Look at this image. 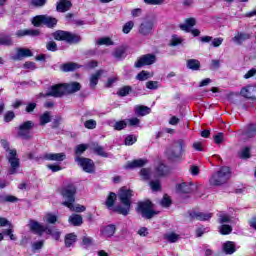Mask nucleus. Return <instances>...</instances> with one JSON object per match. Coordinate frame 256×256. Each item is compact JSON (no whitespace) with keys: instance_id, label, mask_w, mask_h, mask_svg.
<instances>
[{"instance_id":"393cba45","label":"nucleus","mask_w":256,"mask_h":256,"mask_svg":"<svg viewBox=\"0 0 256 256\" xmlns=\"http://www.w3.org/2000/svg\"><path fill=\"white\" fill-rule=\"evenodd\" d=\"M134 111L138 117H145V115H149V113H151V108L144 105H137L134 107Z\"/></svg>"},{"instance_id":"dca6fc26","label":"nucleus","mask_w":256,"mask_h":256,"mask_svg":"<svg viewBox=\"0 0 256 256\" xmlns=\"http://www.w3.org/2000/svg\"><path fill=\"white\" fill-rule=\"evenodd\" d=\"M176 191L177 193L180 194H189V193H193L194 188H193V183L189 182H182L180 184L176 185Z\"/></svg>"},{"instance_id":"864d4df0","label":"nucleus","mask_w":256,"mask_h":256,"mask_svg":"<svg viewBox=\"0 0 256 256\" xmlns=\"http://www.w3.org/2000/svg\"><path fill=\"white\" fill-rule=\"evenodd\" d=\"M181 43H183V39H181V37L177 36V35H173L170 45L172 47H177V45H181Z\"/></svg>"},{"instance_id":"c9c22d12","label":"nucleus","mask_w":256,"mask_h":256,"mask_svg":"<svg viewBox=\"0 0 256 256\" xmlns=\"http://www.w3.org/2000/svg\"><path fill=\"white\" fill-rule=\"evenodd\" d=\"M218 231L221 235H230L233 232V228L230 225L222 224L218 227Z\"/></svg>"},{"instance_id":"052dcab7","label":"nucleus","mask_w":256,"mask_h":256,"mask_svg":"<svg viewBox=\"0 0 256 256\" xmlns=\"http://www.w3.org/2000/svg\"><path fill=\"white\" fill-rule=\"evenodd\" d=\"M43 245H45V241H43V240L34 242L32 244V249H33V251H39V249H43Z\"/></svg>"},{"instance_id":"0e129e2a","label":"nucleus","mask_w":256,"mask_h":256,"mask_svg":"<svg viewBox=\"0 0 256 256\" xmlns=\"http://www.w3.org/2000/svg\"><path fill=\"white\" fill-rule=\"evenodd\" d=\"M221 45H223V38L212 39V42H211L212 47H221Z\"/></svg>"},{"instance_id":"7ed1b4c3","label":"nucleus","mask_w":256,"mask_h":256,"mask_svg":"<svg viewBox=\"0 0 256 256\" xmlns=\"http://www.w3.org/2000/svg\"><path fill=\"white\" fill-rule=\"evenodd\" d=\"M131 197H133V190L122 187L119 190L118 199L124 206H117L115 212L127 217V214L131 211Z\"/></svg>"},{"instance_id":"9b49d317","label":"nucleus","mask_w":256,"mask_h":256,"mask_svg":"<svg viewBox=\"0 0 256 256\" xmlns=\"http://www.w3.org/2000/svg\"><path fill=\"white\" fill-rule=\"evenodd\" d=\"M35 127V123L33 121H26L19 125L18 127V135L22 139H31V129Z\"/></svg>"},{"instance_id":"de8ad7c7","label":"nucleus","mask_w":256,"mask_h":256,"mask_svg":"<svg viewBox=\"0 0 256 256\" xmlns=\"http://www.w3.org/2000/svg\"><path fill=\"white\" fill-rule=\"evenodd\" d=\"M240 159H249L251 157V149L249 147L243 148L239 153Z\"/></svg>"},{"instance_id":"13d9d810","label":"nucleus","mask_w":256,"mask_h":256,"mask_svg":"<svg viewBox=\"0 0 256 256\" xmlns=\"http://www.w3.org/2000/svg\"><path fill=\"white\" fill-rule=\"evenodd\" d=\"M46 49L47 51H52L53 53H55V51H57V43H55L54 41H49L48 43H46Z\"/></svg>"},{"instance_id":"20e7f679","label":"nucleus","mask_w":256,"mask_h":256,"mask_svg":"<svg viewBox=\"0 0 256 256\" xmlns=\"http://www.w3.org/2000/svg\"><path fill=\"white\" fill-rule=\"evenodd\" d=\"M1 145L5 149V151L8 153L7 159L8 163L10 164V169L8 170L9 175H15L17 174V169H19L21 163L19 162V157L17 156V150L10 149L9 143L7 140H1Z\"/></svg>"},{"instance_id":"49530a36","label":"nucleus","mask_w":256,"mask_h":256,"mask_svg":"<svg viewBox=\"0 0 256 256\" xmlns=\"http://www.w3.org/2000/svg\"><path fill=\"white\" fill-rule=\"evenodd\" d=\"M131 91H132L131 86H124L119 89V91L117 92V95H119V97H127V95L131 93Z\"/></svg>"},{"instance_id":"72a5a7b5","label":"nucleus","mask_w":256,"mask_h":256,"mask_svg":"<svg viewBox=\"0 0 256 256\" xmlns=\"http://www.w3.org/2000/svg\"><path fill=\"white\" fill-rule=\"evenodd\" d=\"M115 231H117L115 225L110 224L103 229L102 235H104L107 238H110L113 237V235H115Z\"/></svg>"},{"instance_id":"e433bc0d","label":"nucleus","mask_w":256,"mask_h":256,"mask_svg":"<svg viewBox=\"0 0 256 256\" xmlns=\"http://www.w3.org/2000/svg\"><path fill=\"white\" fill-rule=\"evenodd\" d=\"M231 221H233V218L229 216V214L222 213L218 216V223H220V225H225V223H231Z\"/></svg>"},{"instance_id":"473e14b6","label":"nucleus","mask_w":256,"mask_h":256,"mask_svg":"<svg viewBox=\"0 0 256 256\" xmlns=\"http://www.w3.org/2000/svg\"><path fill=\"white\" fill-rule=\"evenodd\" d=\"M187 67L191 69V71H199V69H201V62L197 59H189L187 60Z\"/></svg>"},{"instance_id":"423d86ee","label":"nucleus","mask_w":256,"mask_h":256,"mask_svg":"<svg viewBox=\"0 0 256 256\" xmlns=\"http://www.w3.org/2000/svg\"><path fill=\"white\" fill-rule=\"evenodd\" d=\"M155 27V15H146L142 23L138 27V33L143 37L153 35V28Z\"/></svg>"},{"instance_id":"f3484780","label":"nucleus","mask_w":256,"mask_h":256,"mask_svg":"<svg viewBox=\"0 0 256 256\" xmlns=\"http://www.w3.org/2000/svg\"><path fill=\"white\" fill-rule=\"evenodd\" d=\"M29 227L31 231H34V233H37L38 235H43L47 231V226H43L41 223L30 220Z\"/></svg>"},{"instance_id":"3c124183","label":"nucleus","mask_w":256,"mask_h":256,"mask_svg":"<svg viewBox=\"0 0 256 256\" xmlns=\"http://www.w3.org/2000/svg\"><path fill=\"white\" fill-rule=\"evenodd\" d=\"M140 177H142L144 181H149V179H151V170L147 168H143L140 171Z\"/></svg>"},{"instance_id":"cd10ccee","label":"nucleus","mask_w":256,"mask_h":256,"mask_svg":"<svg viewBox=\"0 0 256 256\" xmlns=\"http://www.w3.org/2000/svg\"><path fill=\"white\" fill-rule=\"evenodd\" d=\"M250 35L247 33H237L233 38L232 41L236 43V45H241L244 41H247V39H250Z\"/></svg>"},{"instance_id":"e2e57ef3","label":"nucleus","mask_w":256,"mask_h":256,"mask_svg":"<svg viewBox=\"0 0 256 256\" xmlns=\"http://www.w3.org/2000/svg\"><path fill=\"white\" fill-rule=\"evenodd\" d=\"M4 235H7L11 241H17V236L13 234V228H9L4 231Z\"/></svg>"},{"instance_id":"b1692460","label":"nucleus","mask_w":256,"mask_h":256,"mask_svg":"<svg viewBox=\"0 0 256 256\" xmlns=\"http://www.w3.org/2000/svg\"><path fill=\"white\" fill-rule=\"evenodd\" d=\"M103 73V70H98L90 76V89H95V87H97V83H99V79H101Z\"/></svg>"},{"instance_id":"09e8293b","label":"nucleus","mask_w":256,"mask_h":256,"mask_svg":"<svg viewBox=\"0 0 256 256\" xmlns=\"http://www.w3.org/2000/svg\"><path fill=\"white\" fill-rule=\"evenodd\" d=\"M133 27H135V23L133 21H128L124 24L122 31L125 33V35H127L131 33Z\"/></svg>"},{"instance_id":"9d476101","label":"nucleus","mask_w":256,"mask_h":256,"mask_svg":"<svg viewBox=\"0 0 256 256\" xmlns=\"http://www.w3.org/2000/svg\"><path fill=\"white\" fill-rule=\"evenodd\" d=\"M32 25H34V27L46 25V27L53 28L55 25H57V20L50 16L39 15L32 19Z\"/></svg>"},{"instance_id":"ddd939ff","label":"nucleus","mask_w":256,"mask_h":256,"mask_svg":"<svg viewBox=\"0 0 256 256\" xmlns=\"http://www.w3.org/2000/svg\"><path fill=\"white\" fill-rule=\"evenodd\" d=\"M156 60H157V58L155 57V55L146 54V55H143L142 57H140L136 61L135 67L137 69H140V67H145V65H153V63H155Z\"/></svg>"},{"instance_id":"f704fd0d","label":"nucleus","mask_w":256,"mask_h":256,"mask_svg":"<svg viewBox=\"0 0 256 256\" xmlns=\"http://www.w3.org/2000/svg\"><path fill=\"white\" fill-rule=\"evenodd\" d=\"M0 45H4V47L13 46V38L9 35L0 34Z\"/></svg>"},{"instance_id":"c03bdc74","label":"nucleus","mask_w":256,"mask_h":256,"mask_svg":"<svg viewBox=\"0 0 256 256\" xmlns=\"http://www.w3.org/2000/svg\"><path fill=\"white\" fill-rule=\"evenodd\" d=\"M75 241H77V236L75 234H68L65 238L66 247H71Z\"/></svg>"},{"instance_id":"2f4dec72","label":"nucleus","mask_w":256,"mask_h":256,"mask_svg":"<svg viewBox=\"0 0 256 256\" xmlns=\"http://www.w3.org/2000/svg\"><path fill=\"white\" fill-rule=\"evenodd\" d=\"M76 69H79V64L75 62H68L61 66V70L64 71V73H69V71H75Z\"/></svg>"},{"instance_id":"7c9ffc66","label":"nucleus","mask_w":256,"mask_h":256,"mask_svg":"<svg viewBox=\"0 0 256 256\" xmlns=\"http://www.w3.org/2000/svg\"><path fill=\"white\" fill-rule=\"evenodd\" d=\"M165 241H168V243H177L179 239H181V236L175 232H168L164 234Z\"/></svg>"},{"instance_id":"774afa93","label":"nucleus","mask_w":256,"mask_h":256,"mask_svg":"<svg viewBox=\"0 0 256 256\" xmlns=\"http://www.w3.org/2000/svg\"><path fill=\"white\" fill-rule=\"evenodd\" d=\"M256 134L255 125H250L249 130L247 131V137H253Z\"/></svg>"},{"instance_id":"4468645a","label":"nucleus","mask_w":256,"mask_h":256,"mask_svg":"<svg viewBox=\"0 0 256 256\" xmlns=\"http://www.w3.org/2000/svg\"><path fill=\"white\" fill-rule=\"evenodd\" d=\"M43 159H45V161H56L57 163H61L67 159V155L63 152H61V153H45L43 155Z\"/></svg>"},{"instance_id":"0eeeda50","label":"nucleus","mask_w":256,"mask_h":256,"mask_svg":"<svg viewBox=\"0 0 256 256\" xmlns=\"http://www.w3.org/2000/svg\"><path fill=\"white\" fill-rule=\"evenodd\" d=\"M185 147V141L182 139L176 140L166 150V155L169 159H179L183 155V149Z\"/></svg>"},{"instance_id":"5701e85b","label":"nucleus","mask_w":256,"mask_h":256,"mask_svg":"<svg viewBox=\"0 0 256 256\" xmlns=\"http://www.w3.org/2000/svg\"><path fill=\"white\" fill-rule=\"evenodd\" d=\"M222 249L226 255H233V253H235V251H237L235 242H233V241H226L222 245Z\"/></svg>"},{"instance_id":"39448f33","label":"nucleus","mask_w":256,"mask_h":256,"mask_svg":"<svg viewBox=\"0 0 256 256\" xmlns=\"http://www.w3.org/2000/svg\"><path fill=\"white\" fill-rule=\"evenodd\" d=\"M231 178V169L229 167L224 166L220 168L218 172L212 175L210 178V185H214L215 187H219V185H225L227 181Z\"/></svg>"},{"instance_id":"338daca9","label":"nucleus","mask_w":256,"mask_h":256,"mask_svg":"<svg viewBox=\"0 0 256 256\" xmlns=\"http://www.w3.org/2000/svg\"><path fill=\"white\" fill-rule=\"evenodd\" d=\"M47 168L50 169V171H52V173H57L59 171H61V166L57 165V164H50L47 165Z\"/></svg>"},{"instance_id":"79ce46f5","label":"nucleus","mask_w":256,"mask_h":256,"mask_svg":"<svg viewBox=\"0 0 256 256\" xmlns=\"http://www.w3.org/2000/svg\"><path fill=\"white\" fill-rule=\"evenodd\" d=\"M151 77H153V75H151V73L142 70L137 76L136 79L138 81H147V79H151Z\"/></svg>"},{"instance_id":"4be33fe9","label":"nucleus","mask_w":256,"mask_h":256,"mask_svg":"<svg viewBox=\"0 0 256 256\" xmlns=\"http://www.w3.org/2000/svg\"><path fill=\"white\" fill-rule=\"evenodd\" d=\"M73 4H71V1L69 0H60L57 3L56 9L59 11V13H66V11H69L71 9Z\"/></svg>"},{"instance_id":"4d7b16f0","label":"nucleus","mask_w":256,"mask_h":256,"mask_svg":"<svg viewBox=\"0 0 256 256\" xmlns=\"http://www.w3.org/2000/svg\"><path fill=\"white\" fill-rule=\"evenodd\" d=\"M149 185L152 191H161V182H159V180L151 181Z\"/></svg>"},{"instance_id":"a878e982","label":"nucleus","mask_w":256,"mask_h":256,"mask_svg":"<svg viewBox=\"0 0 256 256\" xmlns=\"http://www.w3.org/2000/svg\"><path fill=\"white\" fill-rule=\"evenodd\" d=\"M147 159H136L126 164V169H135L137 167H145Z\"/></svg>"},{"instance_id":"a19ab883","label":"nucleus","mask_w":256,"mask_h":256,"mask_svg":"<svg viewBox=\"0 0 256 256\" xmlns=\"http://www.w3.org/2000/svg\"><path fill=\"white\" fill-rule=\"evenodd\" d=\"M117 199V194L111 192L106 200V207L111 208L113 205H115V201Z\"/></svg>"},{"instance_id":"f8f14e48","label":"nucleus","mask_w":256,"mask_h":256,"mask_svg":"<svg viewBox=\"0 0 256 256\" xmlns=\"http://www.w3.org/2000/svg\"><path fill=\"white\" fill-rule=\"evenodd\" d=\"M76 163L85 171V173H95V163L89 158L76 157Z\"/></svg>"},{"instance_id":"603ef678","label":"nucleus","mask_w":256,"mask_h":256,"mask_svg":"<svg viewBox=\"0 0 256 256\" xmlns=\"http://www.w3.org/2000/svg\"><path fill=\"white\" fill-rule=\"evenodd\" d=\"M146 89H150V91H155V90L159 89V81L146 82Z\"/></svg>"},{"instance_id":"c85d7f7f","label":"nucleus","mask_w":256,"mask_h":256,"mask_svg":"<svg viewBox=\"0 0 256 256\" xmlns=\"http://www.w3.org/2000/svg\"><path fill=\"white\" fill-rule=\"evenodd\" d=\"M213 217L212 213H205V212H197L194 213L192 216L193 219H196V221H209Z\"/></svg>"},{"instance_id":"4c0bfd02","label":"nucleus","mask_w":256,"mask_h":256,"mask_svg":"<svg viewBox=\"0 0 256 256\" xmlns=\"http://www.w3.org/2000/svg\"><path fill=\"white\" fill-rule=\"evenodd\" d=\"M127 127V120L116 121L113 125L114 131H123Z\"/></svg>"},{"instance_id":"a211bd4d","label":"nucleus","mask_w":256,"mask_h":256,"mask_svg":"<svg viewBox=\"0 0 256 256\" xmlns=\"http://www.w3.org/2000/svg\"><path fill=\"white\" fill-rule=\"evenodd\" d=\"M25 57H33V52L28 48H18L15 56L12 57L14 61H21Z\"/></svg>"},{"instance_id":"6e6552de","label":"nucleus","mask_w":256,"mask_h":256,"mask_svg":"<svg viewBox=\"0 0 256 256\" xmlns=\"http://www.w3.org/2000/svg\"><path fill=\"white\" fill-rule=\"evenodd\" d=\"M136 211L144 219H153V217L157 215V212L153 210V203H151V201L149 200L144 202H139Z\"/></svg>"},{"instance_id":"ea45409f","label":"nucleus","mask_w":256,"mask_h":256,"mask_svg":"<svg viewBox=\"0 0 256 256\" xmlns=\"http://www.w3.org/2000/svg\"><path fill=\"white\" fill-rule=\"evenodd\" d=\"M47 123H51V113L45 112L40 116V125L45 126Z\"/></svg>"},{"instance_id":"6ab92c4d","label":"nucleus","mask_w":256,"mask_h":256,"mask_svg":"<svg viewBox=\"0 0 256 256\" xmlns=\"http://www.w3.org/2000/svg\"><path fill=\"white\" fill-rule=\"evenodd\" d=\"M197 25V20L195 18H188L184 21V23L179 24L181 31H185V33H191V28Z\"/></svg>"},{"instance_id":"5fc2aeb1","label":"nucleus","mask_w":256,"mask_h":256,"mask_svg":"<svg viewBox=\"0 0 256 256\" xmlns=\"http://www.w3.org/2000/svg\"><path fill=\"white\" fill-rule=\"evenodd\" d=\"M125 145H133L134 143H137V136L135 135H128L124 140Z\"/></svg>"},{"instance_id":"58836bf2","label":"nucleus","mask_w":256,"mask_h":256,"mask_svg":"<svg viewBox=\"0 0 256 256\" xmlns=\"http://www.w3.org/2000/svg\"><path fill=\"white\" fill-rule=\"evenodd\" d=\"M96 45H106L107 47H109L111 45H115V43L113 42V40H111V38L103 37L96 41Z\"/></svg>"},{"instance_id":"c756f323","label":"nucleus","mask_w":256,"mask_h":256,"mask_svg":"<svg viewBox=\"0 0 256 256\" xmlns=\"http://www.w3.org/2000/svg\"><path fill=\"white\" fill-rule=\"evenodd\" d=\"M91 149L92 151H94V153H96L100 157H106V158L109 157V154L105 152V149L103 148V146H100L97 143L92 144Z\"/></svg>"},{"instance_id":"a18cd8bd","label":"nucleus","mask_w":256,"mask_h":256,"mask_svg":"<svg viewBox=\"0 0 256 256\" xmlns=\"http://www.w3.org/2000/svg\"><path fill=\"white\" fill-rule=\"evenodd\" d=\"M87 149H89V145L80 144V145L76 146L75 154L77 155V157H79V155H83V153H85V151H87Z\"/></svg>"},{"instance_id":"aec40b11","label":"nucleus","mask_w":256,"mask_h":256,"mask_svg":"<svg viewBox=\"0 0 256 256\" xmlns=\"http://www.w3.org/2000/svg\"><path fill=\"white\" fill-rule=\"evenodd\" d=\"M127 46L126 45H122L117 47L113 52H112V56L115 59L121 60V59H125L127 57Z\"/></svg>"},{"instance_id":"bf43d9fd","label":"nucleus","mask_w":256,"mask_h":256,"mask_svg":"<svg viewBox=\"0 0 256 256\" xmlns=\"http://www.w3.org/2000/svg\"><path fill=\"white\" fill-rule=\"evenodd\" d=\"M160 205L162 207H170L171 206V198L169 196L164 195L163 199L160 201Z\"/></svg>"},{"instance_id":"f257e3e1","label":"nucleus","mask_w":256,"mask_h":256,"mask_svg":"<svg viewBox=\"0 0 256 256\" xmlns=\"http://www.w3.org/2000/svg\"><path fill=\"white\" fill-rule=\"evenodd\" d=\"M81 91V84L79 82H72L69 84H56L52 86L46 94L40 93L39 97H63L71 93Z\"/></svg>"},{"instance_id":"f03ea898","label":"nucleus","mask_w":256,"mask_h":256,"mask_svg":"<svg viewBox=\"0 0 256 256\" xmlns=\"http://www.w3.org/2000/svg\"><path fill=\"white\" fill-rule=\"evenodd\" d=\"M75 193H77L75 185L70 184L66 186L62 191V197L65 199L62 205L75 213H83L87 209L85 206L81 204L73 205V203H75Z\"/></svg>"},{"instance_id":"6e6d98bb","label":"nucleus","mask_w":256,"mask_h":256,"mask_svg":"<svg viewBox=\"0 0 256 256\" xmlns=\"http://www.w3.org/2000/svg\"><path fill=\"white\" fill-rule=\"evenodd\" d=\"M86 129H95L97 127V121L90 119L84 123Z\"/></svg>"},{"instance_id":"69168bd1","label":"nucleus","mask_w":256,"mask_h":256,"mask_svg":"<svg viewBox=\"0 0 256 256\" xmlns=\"http://www.w3.org/2000/svg\"><path fill=\"white\" fill-rule=\"evenodd\" d=\"M46 221H47V223H51V224L57 223V216L49 213L46 215Z\"/></svg>"},{"instance_id":"bb28decb","label":"nucleus","mask_w":256,"mask_h":256,"mask_svg":"<svg viewBox=\"0 0 256 256\" xmlns=\"http://www.w3.org/2000/svg\"><path fill=\"white\" fill-rule=\"evenodd\" d=\"M68 221L74 227H81L83 225V217L79 214H72Z\"/></svg>"},{"instance_id":"1a4fd4ad","label":"nucleus","mask_w":256,"mask_h":256,"mask_svg":"<svg viewBox=\"0 0 256 256\" xmlns=\"http://www.w3.org/2000/svg\"><path fill=\"white\" fill-rule=\"evenodd\" d=\"M52 36L56 41H66L67 43L71 44L79 43L81 41V36L63 30H58L54 32Z\"/></svg>"},{"instance_id":"37998d69","label":"nucleus","mask_w":256,"mask_h":256,"mask_svg":"<svg viewBox=\"0 0 256 256\" xmlns=\"http://www.w3.org/2000/svg\"><path fill=\"white\" fill-rule=\"evenodd\" d=\"M126 123L129 127H139V125H141V120L137 117H133L126 119Z\"/></svg>"},{"instance_id":"680f3d73","label":"nucleus","mask_w":256,"mask_h":256,"mask_svg":"<svg viewBox=\"0 0 256 256\" xmlns=\"http://www.w3.org/2000/svg\"><path fill=\"white\" fill-rule=\"evenodd\" d=\"M15 119V112L14 111H8L4 116V121L6 123H9Z\"/></svg>"},{"instance_id":"412c9836","label":"nucleus","mask_w":256,"mask_h":256,"mask_svg":"<svg viewBox=\"0 0 256 256\" xmlns=\"http://www.w3.org/2000/svg\"><path fill=\"white\" fill-rule=\"evenodd\" d=\"M41 35V32L39 30H34V29H24V30H18L16 32V37H39Z\"/></svg>"},{"instance_id":"2eb2a0df","label":"nucleus","mask_w":256,"mask_h":256,"mask_svg":"<svg viewBox=\"0 0 256 256\" xmlns=\"http://www.w3.org/2000/svg\"><path fill=\"white\" fill-rule=\"evenodd\" d=\"M240 94L242 97H245V99H251L252 101H255L256 99V86H246L241 89Z\"/></svg>"},{"instance_id":"8fccbe9b","label":"nucleus","mask_w":256,"mask_h":256,"mask_svg":"<svg viewBox=\"0 0 256 256\" xmlns=\"http://www.w3.org/2000/svg\"><path fill=\"white\" fill-rule=\"evenodd\" d=\"M166 167L163 165V163H158L156 166V175L157 177H163L166 173Z\"/></svg>"}]
</instances>
